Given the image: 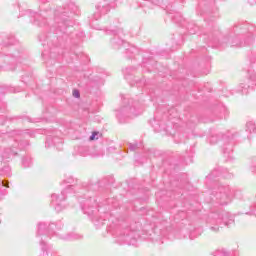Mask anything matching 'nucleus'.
I'll list each match as a JSON object with an SVG mask.
<instances>
[{"label": "nucleus", "instance_id": "nucleus-1", "mask_svg": "<svg viewBox=\"0 0 256 256\" xmlns=\"http://www.w3.org/2000/svg\"><path fill=\"white\" fill-rule=\"evenodd\" d=\"M22 135H29V130H12L7 132L6 138L3 141L4 149L1 151V157L3 161H8L11 157H15L18 151L25 149L29 142H19V137Z\"/></svg>", "mask_w": 256, "mask_h": 256}, {"label": "nucleus", "instance_id": "nucleus-2", "mask_svg": "<svg viewBox=\"0 0 256 256\" xmlns=\"http://www.w3.org/2000/svg\"><path fill=\"white\" fill-rule=\"evenodd\" d=\"M206 223L210 231L219 233V230L223 229V227L235 225V217L223 209H216L208 215Z\"/></svg>", "mask_w": 256, "mask_h": 256}, {"label": "nucleus", "instance_id": "nucleus-3", "mask_svg": "<svg viewBox=\"0 0 256 256\" xmlns=\"http://www.w3.org/2000/svg\"><path fill=\"white\" fill-rule=\"evenodd\" d=\"M82 211L85 215L90 217L96 229H101V227L105 225L107 217H109V213H104V215L99 213V209L97 208V200L95 198L85 200L82 205Z\"/></svg>", "mask_w": 256, "mask_h": 256}, {"label": "nucleus", "instance_id": "nucleus-4", "mask_svg": "<svg viewBox=\"0 0 256 256\" xmlns=\"http://www.w3.org/2000/svg\"><path fill=\"white\" fill-rule=\"evenodd\" d=\"M141 113H143V107L141 104L130 99L128 101H124V106L117 111L116 117L120 123H127V119L138 117Z\"/></svg>", "mask_w": 256, "mask_h": 256}, {"label": "nucleus", "instance_id": "nucleus-5", "mask_svg": "<svg viewBox=\"0 0 256 256\" xmlns=\"http://www.w3.org/2000/svg\"><path fill=\"white\" fill-rule=\"evenodd\" d=\"M65 182L67 183V186L60 194L51 195V207L55 209L56 213H61V211L65 209V199H67V193L75 192V185H73L75 179L70 176L67 180H65Z\"/></svg>", "mask_w": 256, "mask_h": 256}, {"label": "nucleus", "instance_id": "nucleus-6", "mask_svg": "<svg viewBox=\"0 0 256 256\" xmlns=\"http://www.w3.org/2000/svg\"><path fill=\"white\" fill-rule=\"evenodd\" d=\"M233 199V190L229 185L219 184L212 190V201L218 205H229Z\"/></svg>", "mask_w": 256, "mask_h": 256}, {"label": "nucleus", "instance_id": "nucleus-7", "mask_svg": "<svg viewBox=\"0 0 256 256\" xmlns=\"http://www.w3.org/2000/svg\"><path fill=\"white\" fill-rule=\"evenodd\" d=\"M115 235L116 241L120 245H137V240L139 239V232L137 230H131L129 227L116 232Z\"/></svg>", "mask_w": 256, "mask_h": 256}, {"label": "nucleus", "instance_id": "nucleus-8", "mask_svg": "<svg viewBox=\"0 0 256 256\" xmlns=\"http://www.w3.org/2000/svg\"><path fill=\"white\" fill-rule=\"evenodd\" d=\"M111 9H115V0H104L97 6V11L94 14V19L97 21L102 15L109 13Z\"/></svg>", "mask_w": 256, "mask_h": 256}, {"label": "nucleus", "instance_id": "nucleus-9", "mask_svg": "<svg viewBox=\"0 0 256 256\" xmlns=\"http://www.w3.org/2000/svg\"><path fill=\"white\" fill-rule=\"evenodd\" d=\"M65 17H67V12H63L60 14V16L56 17L57 27L60 31L63 32H65V29H67V27H71V20Z\"/></svg>", "mask_w": 256, "mask_h": 256}, {"label": "nucleus", "instance_id": "nucleus-10", "mask_svg": "<svg viewBox=\"0 0 256 256\" xmlns=\"http://www.w3.org/2000/svg\"><path fill=\"white\" fill-rule=\"evenodd\" d=\"M107 35H114V38L111 40V45L114 47V49H119L125 41L123 39L119 38V33H123V31L120 29L117 31L115 30H108L106 31Z\"/></svg>", "mask_w": 256, "mask_h": 256}, {"label": "nucleus", "instance_id": "nucleus-11", "mask_svg": "<svg viewBox=\"0 0 256 256\" xmlns=\"http://www.w3.org/2000/svg\"><path fill=\"white\" fill-rule=\"evenodd\" d=\"M222 140L224 142L222 146L224 155H231V153H233V141H231V137H229V135H224Z\"/></svg>", "mask_w": 256, "mask_h": 256}, {"label": "nucleus", "instance_id": "nucleus-12", "mask_svg": "<svg viewBox=\"0 0 256 256\" xmlns=\"http://www.w3.org/2000/svg\"><path fill=\"white\" fill-rule=\"evenodd\" d=\"M60 239H62L63 241H79L83 239V235L72 232V233L60 235Z\"/></svg>", "mask_w": 256, "mask_h": 256}, {"label": "nucleus", "instance_id": "nucleus-13", "mask_svg": "<svg viewBox=\"0 0 256 256\" xmlns=\"http://www.w3.org/2000/svg\"><path fill=\"white\" fill-rule=\"evenodd\" d=\"M74 155H80L81 157H87V155H91V147L78 146L77 148H75Z\"/></svg>", "mask_w": 256, "mask_h": 256}, {"label": "nucleus", "instance_id": "nucleus-14", "mask_svg": "<svg viewBox=\"0 0 256 256\" xmlns=\"http://www.w3.org/2000/svg\"><path fill=\"white\" fill-rule=\"evenodd\" d=\"M103 155H105L103 148H101L99 146L90 147V156L91 157H103Z\"/></svg>", "mask_w": 256, "mask_h": 256}, {"label": "nucleus", "instance_id": "nucleus-15", "mask_svg": "<svg viewBox=\"0 0 256 256\" xmlns=\"http://www.w3.org/2000/svg\"><path fill=\"white\" fill-rule=\"evenodd\" d=\"M50 145H63V139L49 136L46 140V147H49Z\"/></svg>", "mask_w": 256, "mask_h": 256}, {"label": "nucleus", "instance_id": "nucleus-16", "mask_svg": "<svg viewBox=\"0 0 256 256\" xmlns=\"http://www.w3.org/2000/svg\"><path fill=\"white\" fill-rule=\"evenodd\" d=\"M227 45H231V47H235V45H238V43H237V41H235V39H233V38L224 37V38L220 41V46H221V47H227Z\"/></svg>", "mask_w": 256, "mask_h": 256}, {"label": "nucleus", "instance_id": "nucleus-17", "mask_svg": "<svg viewBox=\"0 0 256 256\" xmlns=\"http://www.w3.org/2000/svg\"><path fill=\"white\" fill-rule=\"evenodd\" d=\"M9 45H15V37L4 36L3 41H2V46L9 47Z\"/></svg>", "mask_w": 256, "mask_h": 256}, {"label": "nucleus", "instance_id": "nucleus-18", "mask_svg": "<svg viewBox=\"0 0 256 256\" xmlns=\"http://www.w3.org/2000/svg\"><path fill=\"white\" fill-rule=\"evenodd\" d=\"M31 165H33V160L31 157L25 156L22 158V167H24V169L31 167Z\"/></svg>", "mask_w": 256, "mask_h": 256}, {"label": "nucleus", "instance_id": "nucleus-19", "mask_svg": "<svg viewBox=\"0 0 256 256\" xmlns=\"http://www.w3.org/2000/svg\"><path fill=\"white\" fill-rule=\"evenodd\" d=\"M246 131L248 133H256V126H255V122L250 121L246 123Z\"/></svg>", "mask_w": 256, "mask_h": 256}, {"label": "nucleus", "instance_id": "nucleus-20", "mask_svg": "<svg viewBox=\"0 0 256 256\" xmlns=\"http://www.w3.org/2000/svg\"><path fill=\"white\" fill-rule=\"evenodd\" d=\"M68 9H69V11H71V13H75L76 15H79V7H77V5H75V3L70 2L68 4Z\"/></svg>", "mask_w": 256, "mask_h": 256}, {"label": "nucleus", "instance_id": "nucleus-21", "mask_svg": "<svg viewBox=\"0 0 256 256\" xmlns=\"http://www.w3.org/2000/svg\"><path fill=\"white\" fill-rule=\"evenodd\" d=\"M219 173H221V170L220 169H215L213 170L208 176H207V179H215V177H219Z\"/></svg>", "mask_w": 256, "mask_h": 256}, {"label": "nucleus", "instance_id": "nucleus-22", "mask_svg": "<svg viewBox=\"0 0 256 256\" xmlns=\"http://www.w3.org/2000/svg\"><path fill=\"white\" fill-rule=\"evenodd\" d=\"M134 71H135L134 67H127V68H125L123 70V74H124L125 79H127L128 75H132Z\"/></svg>", "mask_w": 256, "mask_h": 256}, {"label": "nucleus", "instance_id": "nucleus-23", "mask_svg": "<svg viewBox=\"0 0 256 256\" xmlns=\"http://www.w3.org/2000/svg\"><path fill=\"white\" fill-rule=\"evenodd\" d=\"M0 175H6V177H11V167L5 166L2 170Z\"/></svg>", "mask_w": 256, "mask_h": 256}, {"label": "nucleus", "instance_id": "nucleus-24", "mask_svg": "<svg viewBox=\"0 0 256 256\" xmlns=\"http://www.w3.org/2000/svg\"><path fill=\"white\" fill-rule=\"evenodd\" d=\"M214 256H229V253L225 249H219L214 252Z\"/></svg>", "mask_w": 256, "mask_h": 256}, {"label": "nucleus", "instance_id": "nucleus-25", "mask_svg": "<svg viewBox=\"0 0 256 256\" xmlns=\"http://www.w3.org/2000/svg\"><path fill=\"white\" fill-rule=\"evenodd\" d=\"M250 171L251 173H254V175H256V158H254L251 162Z\"/></svg>", "mask_w": 256, "mask_h": 256}, {"label": "nucleus", "instance_id": "nucleus-26", "mask_svg": "<svg viewBox=\"0 0 256 256\" xmlns=\"http://www.w3.org/2000/svg\"><path fill=\"white\" fill-rule=\"evenodd\" d=\"M73 97H76V99H79L81 97V93L79 92V90L73 91Z\"/></svg>", "mask_w": 256, "mask_h": 256}, {"label": "nucleus", "instance_id": "nucleus-27", "mask_svg": "<svg viewBox=\"0 0 256 256\" xmlns=\"http://www.w3.org/2000/svg\"><path fill=\"white\" fill-rule=\"evenodd\" d=\"M209 141L212 145H215V143H217V136H211Z\"/></svg>", "mask_w": 256, "mask_h": 256}, {"label": "nucleus", "instance_id": "nucleus-28", "mask_svg": "<svg viewBox=\"0 0 256 256\" xmlns=\"http://www.w3.org/2000/svg\"><path fill=\"white\" fill-rule=\"evenodd\" d=\"M129 149H130V151H136V150H137V143H135V144H130V145H129Z\"/></svg>", "mask_w": 256, "mask_h": 256}, {"label": "nucleus", "instance_id": "nucleus-29", "mask_svg": "<svg viewBox=\"0 0 256 256\" xmlns=\"http://www.w3.org/2000/svg\"><path fill=\"white\" fill-rule=\"evenodd\" d=\"M99 135V132H93L92 135L90 136V141H94L95 137Z\"/></svg>", "mask_w": 256, "mask_h": 256}, {"label": "nucleus", "instance_id": "nucleus-30", "mask_svg": "<svg viewBox=\"0 0 256 256\" xmlns=\"http://www.w3.org/2000/svg\"><path fill=\"white\" fill-rule=\"evenodd\" d=\"M242 93H244L245 95H247L248 93L247 87L245 86V84H242Z\"/></svg>", "mask_w": 256, "mask_h": 256}, {"label": "nucleus", "instance_id": "nucleus-31", "mask_svg": "<svg viewBox=\"0 0 256 256\" xmlns=\"http://www.w3.org/2000/svg\"><path fill=\"white\" fill-rule=\"evenodd\" d=\"M0 125H5V117L0 116Z\"/></svg>", "mask_w": 256, "mask_h": 256}, {"label": "nucleus", "instance_id": "nucleus-32", "mask_svg": "<svg viewBox=\"0 0 256 256\" xmlns=\"http://www.w3.org/2000/svg\"><path fill=\"white\" fill-rule=\"evenodd\" d=\"M3 187H9V182L8 181H2Z\"/></svg>", "mask_w": 256, "mask_h": 256}, {"label": "nucleus", "instance_id": "nucleus-33", "mask_svg": "<svg viewBox=\"0 0 256 256\" xmlns=\"http://www.w3.org/2000/svg\"><path fill=\"white\" fill-rule=\"evenodd\" d=\"M15 61L19 62V59H21V56L19 55H13Z\"/></svg>", "mask_w": 256, "mask_h": 256}, {"label": "nucleus", "instance_id": "nucleus-34", "mask_svg": "<svg viewBox=\"0 0 256 256\" xmlns=\"http://www.w3.org/2000/svg\"><path fill=\"white\" fill-rule=\"evenodd\" d=\"M134 50H135V48H132V49H130L128 51H130V53H133Z\"/></svg>", "mask_w": 256, "mask_h": 256}, {"label": "nucleus", "instance_id": "nucleus-35", "mask_svg": "<svg viewBox=\"0 0 256 256\" xmlns=\"http://www.w3.org/2000/svg\"><path fill=\"white\" fill-rule=\"evenodd\" d=\"M224 177H231V174H228V176L223 175Z\"/></svg>", "mask_w": 256, "mask_h": 256}, {"label": "nucleus", "instance_id": "nucleus-36", "mask_svg": "<svg viewBox=\"0 0 256 256\" xmlns=\"http://www.w3.org/2000/svg\"><path fill=\"white\" fill-rule=\"evenodd\" d=\"M254 3H256V0H254V2L251 3V5H254Z\"/></svg>", "mask_w": 256, "mask_h": 256}, {"label": "nucleus", "instance_id": "nucleus-37", "mask_svg": "<svg viewBox=\"0 0 256 256\" xmlns=\"http://www.w3.org/2000/svg\"><path fill=\"white\" fill-rule=\"evenodd\" d=\"M212 41H214V43H215V41H217V39L213 38Z\"/></svg>", "mask_w": 256, "mask_h": 256}]
</instances>
